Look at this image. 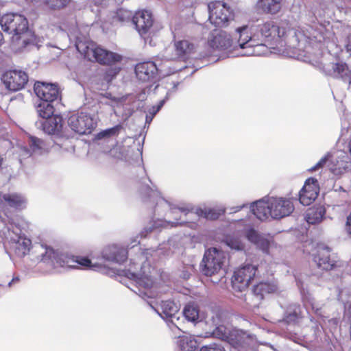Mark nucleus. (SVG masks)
<instances>
[{"instance_id": "obj_1", "label": "nucleus", "mask_w": 351, "mask_h": 351, "mask_svg": "<svg viewBox=\"0 0 351 351\" xmlns=\"http://www.w3.org/2000/svg\"><path fill=\"white\" fill-rule=\"evenodd\" d=\"M8 230H12L19 239L16 243L15 252L21 257H23L31 252L34 254V259L38 262H43L49 265L52 267H67L69 268L75 269L80 266L90 267L91 261L86 257L75 256L66 252L55 251L53 248L47 245L36 243L32 245V241L29 239L22 238L21 236V230L18 224L12 223L8 226Z\"/></svg>"}, {"instance_id": "obj_2", "label": "nucleus", "mask_w": 351, "mask_h": 351, "mask_svg": "<svg viewBox=\"0 0 351 351\" xmlns=\"http://www.w3.org/2000/svg\"><path fill=\"white\" fill-rule=\"evenodd\" d=\"M141 178L138 180L139 192L145 199V202H150L152 205H154V215L165 217V220L171 226L187 225L191 228H195L197 224L194 222L189 221L188 216L193 213L190 212L189 209L184 207H178L165 198L160 196L154 186L151 187L149 184L152 181L147 176L145 169L143 167L140 168Z\"/></svg>"}, {"instance_id": "obj_3", "label": "nucleus", "mask_w": 351, "mask_h": 351, "mask_svg": "<svg viewBox=\"0 0 351 351\" xmlns=\"http://www.w3.org/2000/svg\"><path fill=\"white\" fill-rule=\"evenodd\" d=\"M149 250L146 249L141 252L138 256L140 263H136L130 259L129 268L122 271V275L132 280L136 283L137 290L130 288L135 293L145 299V298H152L151 288L153 286L154 280L151 276V267L148 258Z\"/></svg>"}, {"instance_id": "obj_4", "label": "nucleus", "mask_w": 351, "mask_h": 351, "mask_svg": "<svg viewBox=\"0 0 351 351\" xmlns=\"http://www.w3.org/2000/svg\"><path fill=\"white\" fill-rule=\"evenodd\" d=\"M2 29L8 34H12V41L18 42L22 47L36 45L37 38L29 30L27 19L18 13H7L0 19Z\"/></svg>"}, {"instance_id": "obj_5", "label": "nucleus", "mask_w": 351, "mask_h": 351, "mask_svg": "<svg viewBox=\"0 0 351 351\" xmlns=\"http://www.w3.org/2000/svg\"><path fill=\"white\" fill-rule=\"evenodd\" d=\"M75 45L78 52L85 58L101 64H112L122 60L121 55L97 46L87 36H77Z\"/></svg>"}, {"instance_id": "obj_6", "label": "nucleus", "mask_w": 351, "mask_h": 351, "mask_svg": "<svg viewBox=\"0 0 351 351\" xmlns=\"http://www.w3.org/2000/svg\"><path fill=\"white\" fill-rule=\"evenodd\" d=\"M227 261L226 254L217 247L207 249L199 264L201 273L206 276L219 274L223 269Z\"/></svg>"}, {"instance_id": "obj_7", "label": "nucleus", "mask_w": 351, "mask_h": 351, "mask_svg": "<svg viewBox=\"0 0 351 351\" xmlns=\"http://www.w3.org/2000/svg\"><path fill=\"white\" fill-rule=\"evenodd\" d=\"M258 274L255 265L247 263L234 271L232 277V286L235 291H244Z\"/></svg>"}, {"instance_id": "obj_8", "label": "nucleus", "mask_w": 351, "mask_h": 351, "mask_svg": "<svg viewBox=\"0 0 351 351\" xmlns=\"http://www.w3.org/2000/svg\"><path fill=\"white\" fill-rule=\"evenodd\" d=\"M210 22L216 27H226L233 19V14L226 3L216 1L210 2L208 5Z\"/></svg>"}, {"instance_id": "obj_9", "label": "nucleus", "mask_w": 351, "mask_h": 351, "mask_svg": "<svg viewBox=\"0 0 351 351\" xmlns=\"http://www.w3.org/2000/svg\"><path fill=\"white\" fill-rule=\"evenodd\" d=\"M149 306L167 323L169 327L173 330V328L180 330L176 324L174 322L176 319H179L178 316L180 306L173 300H162L159 304L154 306L152 302H148Z\"/></svg>"}, {"instance_id": "obj_10", "label": "nucleus", "mask_w": 351, "mask_h": 351, "mask_svg": "<svg viewBox=\"0 0 351 351\" xmlns=\"http://www.w3.org/2000/svg\"><path fill=\"white\" fill-rule=\"evenodd\" d=\"M68 125L75 132L85 134H90L97 123L90 114L82 112L72 114L68 119Z\"/></svg>"}, {"instance_id": "obj_11", "label": "nucleus", "mask_w": 351, "mask_h": 351, "mask_svg": "<svg viewBox=\"0 0 351 351\" xmlns=\"http://www.w3.org/2000/svg\"><path fill=\"white\" fill-rule=\"evenodd\" d=\"M313 261L323 270H331L337 266L338 257L331 253V249L323 244L317 247L316 252L313 254Z\"/></svg>"}, {"instance_id": "obj_12", "label": "nucleus", "mask_w": 351, "mask_h": 351, "mask_svg": "<svg viewBox=\"0 0 351 351\" xmlns=\"http://www.w3.org/2000/svg\"><path fill=\"white\" fill-rule=\"evenodd\" d=\"M1 79L5 88L12 92H16L24 88L29 80L27 74L24 71L19 69L5 72Z\"/></svg>"}, {"instance_id": "obj_13", "label": "nucleus", "mask_w": 351, "mask_h": 351, "mask_svg": "<svg viewBox=\"0 0 351 351\" xmlns=\"http://www.w3.org/2000/svg\"><path fill=\"white\" fill-rule=\"evenodd\" d=\"M254 31V38L258 40L278 42L281 29L273 21H267L263 24L252 25Z\"/></svg>"}, {"instance_id": "obj_14", "label": "nucleus", "mask_w": 351, "mask_h": 351, "mask_svg": "<svg viewBox=\"0 0 351 351\" xmlns=\"http://www.w3.org/2000/svg\"><path fill=\"white\" fill-rule=\"evenodd\" d=\"M132 24L135 25L141 37L147 42L151 36V28L153 25L151 12L146 10L136 12L132 17Z\"/></svg>"}, {"instance_id": "obj_15", "label": "nucleus", "mask_w": 351, "mask_h": 351, "mask_svg": "<svg viewBox=\"0 0 351 351\" xmlns=\"http://www.w3.org/2000/svg\"><path fill=\"white\" fill-rule=\"evenodd\" d=\"M270 209L271 218L281 219L289 216L294 210V206L290 199L270 197Z\"/></svg>"}, {"instance_id": "obj_16", "label": "nucleus", "mask_w": 351, "mask_h": 351, "mask_svg": "<svg viewBox=\"0 0 351 351\" xmlns=\"http://www.w3.org/2000/svg\"><path fill=\"white\" fill-rule=\"evenodd\" d=\"M212 322L215 326V328L212 334L213 337L226 341L230 344H234L239 342L236 334L238 333L237 330H230L224 325L221 324L220 314L217 313L215 316H212Z\"/></svg>"}, {"instance_id": "obj_17", "label": "nucleus", "mask_w": 351, "mask_h": 351, "mask_svg": "<svg viewBox=\"0 0 351 351\" xmlns=\"http://www.w3.org/2000/svg\"><path fill=\"white\" fill-rule=\"evenodd\" d=\"M34 90L36 96L41 101H55L59 96V90L56 85L45 82H36Z\"/></svg>"}, {"instance_id": "obj_18", "label": "nucleus", "mask_w": 351, "mask_h": 351, "mask_svg": "<svg viewBox=\"0 0 351 351\" xmlns=\"http://www.w3.org/2000/svg\"><path fill=\"white\" fill-rule=\"evenodd\" d=\"M128 250L117 244L108 245L102 251V257L109 262L121 264L128 258Z\"/></svg>"}, {"instance_id": "obj_19", "label": "nucleus", "mask_w": 351, "mask_h": 351, "mask_svg": "<svg viewBox=\"0 0 351 351\" xmlns=\"http://www.w3.org/2000/svg\"><path fill=\"white\" fill-rule=\"evenodd\" d=\"M137 78L142 82H148L156 78L158 69L155 62L147 61L138 63L135 66Z\"/></svg>"}, {"instance_id": "obj_20", "label": "nucleus", "mask_w": 351, "mask_h": 351, "mask_svg": "<svg viewBox=\"0 0 351 351\" xmlns=\"http://www.w3.org/2000/svg\"><path fill=\"white\" fill-rule=\"evenodd\" d=\"M327 75L334 78L341 79L345 83L348 84V87L351 88V71L345 62L330 63L325 69Z\"/></svg>"}, {"instance_id": "obj_21", "label": "nucleus", "mask_w": 351, "mask_h": 351, "mask_svg": "<svg viewBox=\"0 0 351 351\" xmlns=\"http://www.w3.org/2000/svg\"><path fill=\"white\" fill-rule=\"evenodd\" d=\"M36 127L49 134H58L62 128V119L58 115L44 118L36 121Z\"/></svg>"}, {"instance_id": "obj_22", "label": "nucleus", "mask_w": 351, "mask_h": 351, "mask_svg": "<svg viewBox=\"0 0 351 351\" xmlns=\"http://www.w3.org/2000/svg\"><path fill=\"white\" fill-rule=\"evenodd\" d=\"M270 197H265L254 202L250 205V210L261 221L267 219L269 216L271 217V209H270Z\"/></svg>"}, {"instance_id": "obj_23", "label": "nucleus", "mask_w": 351, "mask_h": 351, "mask_svg": "<svg viewBox=\"0 0 351 351\" xmlns=\"http://www.w3.org/2000/svg\"><path fill=\"white\" fill-rule=\"evenodd\" d=\"M281 32L278 39L279 43L284 42L285 45L295 48L300 42L302 33L295 28L290 27H280Z\"/></svg>"}, {"instance_id": "obj_24", "label": "nucleus", "mask_w": 351, "mask_h": 351, "mask_svg": "<svg viewBox=\"0 0 351 351\" xmlns=\"http://www.w3.org/2000/svg\"><path fill=\"white\" fill-rule=\"evenodd\" d=\"M245 236L250 242L254 244L263 253L267 254L269 252L270 241L264 235L250 228L245 231Z\"/></svg>"}, {"instance_id": "obj_25", "label": "nucleus", "mask_w": 351, "mask_h": 351, "mask_svg": "<svg viewBox=\"0 0 351 351\" xmlns=\"http://www.w3.org/2000/svg\"><path fill=\"white\" fill-rule=\"evenodd\" d=\"M237 36H238V44L241 49L245 51L247 47L252 45V43H255L258 40L254 38V31L252 29V25L249 27L248 25H243L238 27L237 29Z\"/></svg>"}, {"instance_id": "obj_26", "label": "nucleus", "mask_w": 351, "mask_h": 351, "mask_svg": "<svg viewBox=\"0 0 351 351\" xmlns=\"http://www.w3.org/2000/svg\"><path fill=\"white\" fill-rule=\"evenodd\" d=\"M347 156L343 155L332 160L329 165L330 171L335 176L342 175L350 169V165Z\"/></svg>"}, {"instance_id": "obj_27", "label": "nucleus", "mask_w": 351, "mask_h": 351, "mask_svg": "<svg viewBox=\"0 0 351 351\" xmlns=\"http://www.w3.org/2000/svg\"><path fill=\"white\" fill-rule=\"evenodd\" d=\"M277 291V285L274 282H261L253 287L252 292L258 300L264 298L268 293H274Z\"/></svg>"}, {"instance_id": "obj_28", "label": "nucleus", "mask_w": 351, "mask_h": 351, "mask_svg": "<svg viewBox=\"0 0 351 351\" xmlns=\"http://www.w3.org/2000/svg\"><path fill=\"white\" fill-rule=\"evenodd\" d=\"M182 314L188 322L195 324L200 322L199 307L194 302H190L185 304L182 310Z\"/></svg>"}, {"instance_id": "obj_29", "label": "nucleus", "mask_w": 351, "mask_h": 351, "mask_svg": "<svg viewBox=\"0 0 351 351\" xmlns=\"http://www.w3.org/2000/svg\"><path fill=\"white\" fill-rule=\"evenodd\" d=\"M301 317L300 305L296 303H291L287 307L282 322L287 324H294Z\"/></svg>"}, {"instance_id": "obj_30", "label": "nucleus", "mask_w": 351, "mask_h": 351, "mask_svg": "<svg viewBox=\"0 0 351 351\" xmlns=\"http://www.w3.org/2000/svg\"><path fill=\"white\" fill-rule=\"evenodd\" d=\"M209 42L213 48L219 49H226L233 45V40L227 36L225 32H220L214 35L213 39Z\"/></svg>"}, {"instance_id": "obj_31", "label": "nucleus", "mask_w": 351, "mask_h": 351, "mask_svg": "<svg viewBox=\"0 0 351 351\" xmlns=\"http://www.w3.org/2000/svg\"><path fill=\"white\" fill-rule=\"evenodd\" d=\"M179 84L178 82L175 83L173 82V86L171 90H169L165 95V97L160 100L158 105L152 106L149 110L148 113L146 114L145 117V124H147L148 125L151 123L152 121L154 116L160 111V110L162 108V107L164 106L165 102L169 99L170 95L175 92L178 85Z\"/></svg>"}, {"instance_id": "obj_32", "label": "nucleus", "mask_w": 351, "mask_h": 351, "mask_svg": "<svg viewBox=\"0 0 351 351\" xmlns=\"http://www.w3.org/2000/svg\"><path fill=\"white\" fill-rule=\"evenodd\" d=\"M256 7L265 13L275 14L281 8V0H258Z\"/></svg>"}, {"instance_id": "obj_33", "label": "nucleus", "mask_w": 351, "mask_h": 351, "mask_svg": "<svg viewBox=\"0 0 351 351\" xmlns=\"http://www.w3.org/2000/svg\"><path fill=\"white\" fill-rule=\"evenodd\" d=\"M225 212L226 209L224 208L215 209L198 207L195 209L194 214H195L199 217H202L210 220H215L217 219L221 215H223Z\"/></svg>"}, {"instance_id": "obj_34", "label": "nucleus", "mask_w": 351, "mask_h": 351, "mask_svg": "<svg viewBox=\"0 0 351 351\" xmlns=\"http://www.w3.org/2000/svg\"><path fill=\"white\" fill-rule=\"evenodd\" d=\"M177 343L181 351H197L198 343L194 337L191 335H179Z\"/></svg>"}, {"instance_id": "obj_35", "label": "nucleus", "mask_w": 351, "mask_h": 351, "mask_svg": "<svg viewBox=\"0 0 351 351\" xmlns=\"http://www.w3.org/2000/svg\"><path fill=\"white\" fill-rule=\"evenodd\" d=\"M265 43L266 42L263 40H257L255 43H252V45H250L245 51L241 53V55L245 56H263L267 51Z\"/></svg>"}, {"instance_id": "obj_36", "label": "nucleus", "mask_w": 351, "mask_h": 351, "mask_svg": "<svg viewBox=\"0 0 351 351\" xmlns=\"http://www.w3.org/2000/svg\"><path fill=\"white\" fill-rule=\"evenodd\" d=\"M193 49V45L187 40H180L175 43L176 58L185 60Z\"/></svg>"}, {"instance_id": "obj_37", "label": "nucleus", "mask_w": 351, "mask_h": 351, "mask_svg": "<svg viewBox=\"0 0 351 351\" xmlns=\"http://www.w3.org/2000/svg\"><path fill=\"white\" fill-rule=\"evenodd\" d=\"M326 210L324 207L311 208L308 210L306 215V220L308 223L315 224L319 223L324 218Z\"/></svg>"}, {"instance_id": "obj_38", "label": "nucleus", "mask_w": 351, "mask_h": 351, "mask_svg": "<svg viewBox=\"0 0 351 351\" xmlns=\"http://www.w3.org/2000/svg\"><path fill=\"white\" fill-rule=\"evenodd\" d=\"M3 199L10 206L15 208H22L25 204V197L17 193L4 194Z\"/></svg>"}, {"instance_id": "obj_39", "label": "nucleus", "mask_w": 351, "mask_h": 351, "mask_svg": "<svg viewBox=\"0 0 351 351\" xmlns=\"http://www.w3.org/2000/svg\"><path fill=\"white\" fill-rule=\"evenodd\" d=\"M52 103V101L40 100L36 108L38 115L40 118H49V117L53 115L55 108Z\"/></svg>"}, {"instance_id": "obj_40", "label": "nucleus", "mask_w": 351, "mask_h": 351, "mask_svg": "<svg viewBox=\"0 0 351 351\" xmlns=\"http://www.w3.org/2000/svg\"><path fill=\"white\" fill-rule=\"evenodd\" d=\"M223 242L231 250L236 251H242L244 250V244L238 237L228 236L223 239Z\"/></svg>"}, {"instance_id": "obj_41", "label": "nucleus", "mask_w": 351, "mask_h": 351, "mask_svg": "<svg viewBox=\"0 0 351 351\" xmlns=\"http://www.w3.org/2000/svg\"><path fill=\"white\" fill-rule=\"evenodd\" d=\"M318 194L315 193L313 191H306L302 193L300 189L299 192V201L304 206H308L317 197Z\"/></svg>"}, {"instance_id": "obj_42", "label": "nucleus", "mask_w": 351, "mask_h": 351, "mask_svg": "<svg viewBox=\"0 0 351 351\" xmlns=\"http://www.w3.org/2000/svg\"><path fill=\"white\" fill-rule=\"evenodd\" d=\"M123 129V126L121 124H118L114 125L112 128L106 129L102 130L97 134L98 138H104L106 137L110 136H118L120 133L121 130Z\"/></svg>"}, {"instance_id": "obj_43", "label": "nucleus", "mask_w": 351, "mask_h": 351, "mask_svg": "<svg viewBox=\"0 0 351 351\" xmlns=\"http://www.w3.org/2000/svg\"><path fill=\"white\" fill-rule=\"evenodd\" d=\"M302 193L306 191H313L315 193L319 194V187L318 181L316 178L311 177L306 180L303 187L301 189Z\"/></svg>"}, {"instance_id": "obj_44", "label": "nucleus", "mask_w": 351, "mask_h": 351, "mask_svg": "<svg viewBox=\"0 0 351 351\" xmlns=\"http://www.w3.org/2000/svg\"><path fill=\"white\" fill-rule=\"evenodd\" d=\"M71 0H43V6L50 9H60L66 6Z\"/></svg>"}, {"instance_id": "obj_45", "label": "nucleus", "mask_w": 351, "mask_h": 351, "mask_svg": "<svg viewBox=\"0 0 351 351\" xmlns=\"http://www.w3.org/2000/svg\"><path fill=\"white\" fill-rule=\"evenodd\" d=\"M133 14L131 11L123 8L119 9L116 14V18L120 22H131L132 23Z\"/></svg>"}, {"instance_id": "obj_46", "label": "nucleus", "mask_w": 351, "mask_h": 351, "mask_svg": "<svg viewBox=\"0 0 351 351\" xmlns=\"http://www.w3.org/2000/svg\"><path fill=\"white\" fill-rule=\"evenodd\" d=\"M29 145L33 152H37L43 149L44 142L41 139L30 135L29 136Z\"/></svg>"}, {"instance_id": "obj_47", "label": "nucleus", "mask_w": 351, "mask_h": 351, "mask_svg": "<svg viewBox=\"0 0 351 351\" xmlns=\"http://www.w3.org/2000/svg\"><path fill=\"white\" fill-rule=\"evenodd\" d=\"M158 221H154V223H150L143 228V230L140 233L141 238H145L148 233H151L157 230L158 226L160 225V220L158 218Z\"/></svg>"}, {"instance_id": "obj_48", "label": "nucleus", "mask_w": 351, "mask_h": 351, "mask_svg": "<svg viewBox=\"0 0 351 351\" xmlns=\"http://www.w3.org/2000/svg\"><path fill=\"white\" fill-rule=\"evenodd\" d=\"M310 305L313 312L321 317H328V315H325V312L323 311V306L319 303L316 302L313 300L310 301Z\"/></svg>"}, {"instance_id": "obj_49", "label": "nucleus", "mask_w": 351, "mask_h": 351, "mask_svg": "<svg viewBox=\"0 0 351 351\" xmlns=\"http://www.w3.org/2000/svg\"><path fill=\"white\" fill-rule=\"evenodd\" d=\"M199 351H226L221 344L217 343H213L202 346Z\"/></svg>"}, {"instance_id": "obj_50", "label": "nucleus", "mask_w": 351, "mask_h": 351, "mask_svg": "<svg viewBox=\"0 0 351 351\" xmlns=\"http://www.w3.org/2000/svg\"><path fill=\"white\" fill-rule=\"evenodd\" d=\"M332 154L330 152H327L324 156H323L311 169L310 171H315L320 168H322L328 160L331 158Z\"/></svg>"}, {"instance_id": "obj_51", "label": "nucleus", "mask_w": 351, "mask_h": 351, "mask_svg": "<svg viewBox=\"0 0 351 351\" xmlns=\"http://www.w3.org/2000/svg\"><path fill=\"white\" fill-rule=\"evenodd\" d=\"M346 230L348 235L351 237V213L347 217L346 223Z\"/></svg>"}, {"instance_id": "obj_52", "label": "nucleus", "mask_w": 351, "mask_h": 351, "mask_svg": "<svg viewBox=\"0 0 351 351\" xmlns=\"http://www.w3.org/2000/svg\"><path fill=\"white\" fill-rule=\"evenodd\" d=\"M27 3L34 6H43V0H25Z\"/></svg>"}, {"instance_id": "obj_53", "label": "nucleus", "mask_w": 351, "mask_h": 351, "mask_svg": "<svg viewBox=\"0 0 351 351\" xmlns=\"http://www.w3.org/2000/svg\"><path fill=\"white\" fill-rule=\"evenodd\" d=\"M139 236L137 235L134 238L131 239L130 243L128 245V247L133 248L134 247L136 246L138 244L140 243V241L138 240Z\"/></svg>"}, {"instance_id": "obj_54", "label": "nucleus", "mask_w": 351, "mask_h": 351, "mask_svg": "<svg viewBox=\"0 0 351 351\" xmlns=\"http://www.w3.org/2000/svg\"><path fill=\"white\" fill-rule=\"evenodd\" d=\"M141 104V101H139L138 100L137 101H134L132 108L131 110L130 111L128 116H131L133 114V112L135 111V108L136 110H138L141 107L140 106Z\"/></svg>"}, {"instance_id": "obj_55", "label": "nucleus", "mask_w": 351, "mask_h": 351, "mask_svg": "<svg viewBox=\"0 0 351 351\" xmlns=\"http://www.w3.org/2000/svg\"><path fill=\"white\" fill-rule=\"evenodd\" d=\"M20 278L19 276L13 277V278L8 283V287H12V286L19 283Z\"/></svg>"}, {"instance_id": "obj_56", "label": "nucleus", "mask_w": 351, "mask_h": 351, "mask_svg": "<svg viewBox=\"0 0 351 351\" xmlns=\"http://www.w3.org/2000/svg\"><path fill=\"white\" fill-rule=\"evenodd\" d=\"M247 206V204H243L239 205V206L232 207L230 208V210H232L231 213H237V212L240 211L241 209L245 208Z\"/></svg>"}, {"instance_id": "obj_57", "label": "nucleus", "mask_w": 351, "mask_h": 351, "mask_svg": "<svg viewBox=\"0 0 351 351\" xmlns=\"http://www.w3.org/2000/svg\"><path fill=\"white\" fill-rule=\"evenodd\" d=\"M346 48L347 51L351 54V34L348 36Z\"/></svg>"}, {"instance_id": "obj_58", "label": "nucleus", "mask_w": 351, "mask_h": 351, "mask_svg": "<svg viewBox=\"0 0 351 351\" xmlns=\"http://www.w3.org/2000/svg\"><path fill=\"white\" fill-rule=\"evenodd\" d=\"M295 280H296L297 285H298L299 289H300L301 290L304 291V287L303 282H301V280L299 278H296Z\"/></svg>"}, {"instance_id": "obj_59", "label": "nucleus", "mask_w": 351, "mask_h": 351, "mask_svg": "<svg viewBox=\"0 0 351 351\" xmlns=\"http://www.w3.org/2000/svg\"><path fill=\"white\" fill-rule=\"evenodd\" d=\"M190 274L189 273H183V278L184 279H188L189 278Z\"/></svg>"}, {"instance_id": "obj_60", "label": "nucleus", "mask_w": 351, "mask_h": 351, "mask_svg": "<svg viewBox=\"0 0 351 351\" xmlns=\"http://www.w3.org/2000/svg\"><path fill=\"white\" fill-rule=\"evenodd\" d=\"M3 43V34L0 32V45Z\"/></svg>"}, {"instance_id": "obj_61", "label": "nucleus", "mask_w": 351, "mask_h": 351, "mask_svg": "<svg viewBox=\"0 0 351 351\" xmlns=\"http://www.w3.org/2000/svg\"><path fill=\"white\" fill-rule=\"evenodd\" d=\"M337 190H339V191H346L343 189V187H342V186H339V189H336V191H337Z\"/></svg>"}]
</instances>
